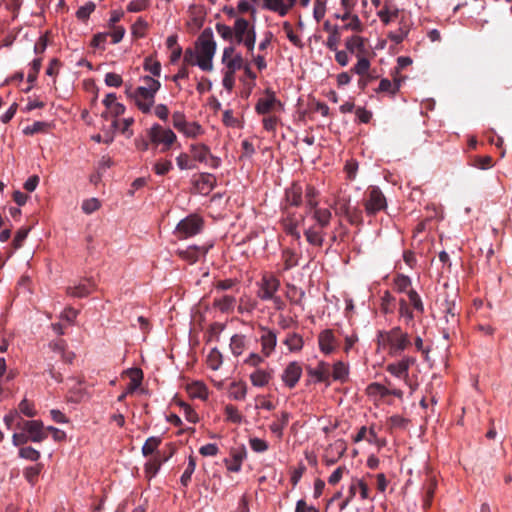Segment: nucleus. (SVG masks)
<instances>
[{
  "label": "nucleus",
  "mask_w": 512,
  "mask_h": 512,
  "mask_svg": "<svg viewBox=\"0 0 512 512\" xmlns=\"http://www.w3.org/2000/svg\"><path fill=\"white\" fill-rule=\"evenodd\" d=\"M217 44L211 28H205L195 43L196 65L203 71H212Z\"/></svg>",
  "instance_id": "nucleus-1"
},
{
  "label": "nucleus",
  "mask_w": 512,
  "mask_h": 512,
  "mask_svg": "<svg viewBox=\"0 0 512 512\" xmlns=\"http://www.w3.org/2000/svg\"><path fill=\"white\" fill-rule=\"evenodd\" d=\"M378 342L388 349L391 356H399L411 345L408 333L403 332L400 327H394L389 331H380L378 333Z\"/></svg>",
  "instance_id": "nucleus-2"
},
{
  "label": "nucleus",
  "mask_w": 512,
  "mask_h": 512,
  "mask_svg": "<svg viewBox=\"0 0 512 512\" xmlns=\"http://www.w3.org/2000/svg\"><path fill=\"white\" fill-rule=\"evenodd\" d=\"M363 205L367 216H375L387 208L386 197L378 186H371L366 193Z\"/></svg>",
  "instance_id": "nucleus-3"
},
{
  "label": "nucleus",
  "mask_w": 512,
  "mask_h": 512,
  "mask_svg": "<svg viewBox=\"0 0 512 512\" xmlns=\"http://www.w3.org/2000/svg\"><path fill=\"white\" fill-rule=\"evenodd\" d=\"M202 229V218L196 214H191L177 224L174 234L178 239L183 240L199 234Z\"/></svg>",
  "instance_id": "nucleus-4"
},
{
  "label": "nucleus",
  "mask_w": 512,
  "mask_h": 512,
  "mask_svg": "<svg viewBox=\"0 0 512 512\" xmlns=\"http://www.w3.org/2000/svg\"><path fill=\"white\" fill-rule=\"evenodd\" d=\"M148 137L154 145H162V152L168 151L177 138L170 128H165L157 123L153 124L149 129Z\"/></svg>",
  "instance_id": "nucleus-5"
},
{
  "label": "nucleus",
  "mask_w": 512,
  "mask_h": 512,
  "mask_svg": "<svg viewBox=\"0 0 512 512\" xmlns=\"http://www.w3.org/2000/svg\"><path fill=\"white\" fill-rule=\"evenodd\" d=\"M16 428L20 431H25L29 440L34 443L43 442L48 437L45 427L40 420H25L20 418L16 424Z\"/></svg>",
  "instance_id": "nucleus-6"
},
{
  "label": "nucleus",
  "mask_w": 512,
  "mask_h": 512,
  "mask_svg": "<svg viewBox=\"0 0 512 512\" xmlns=\"http://www.w3.org/2000/svg\"><path fill=\"white\" fill-rule=\"evenodd\" d=\"M257 297L262 301H269L277 294L280 288V280L273 274L265 273L261 279L256 283Z\"/></svg>",
  "instance_id": "nucleus-7"
},
{
  "label": "nucleus",
  "mask_w": 512,
  "mask_h": 512,
  "mask_svg": "<svg viewBox=\"0 0 512 512\" xmlns=\"http://www.w3.org/2000/svg\"><path fill=\"white\" fill-rule=\"evenodd\" d=\"M274 110H284L283 103L277 98L276 93L267 88L264 90V96L259 98L256 105L255 111L259 115H267Z\"/></svg>",
  "instance_id": "nucleus-8"
},
{
  "label": "nucleus",
  "mask_w": 512,
  "mask_h": 512,
  "mask_svg": "<svg viewBox=\"0 0 512 512\" xmlns=\"http://www.w3.org/2000/svg\"><path fill=\"white\" fill-rule=\"evenodd\" d=\"M190 152L193 160L204 163L212 169H218L221 165V159L211 154L209 147L205 144H192Z\"/></svg>",
  "instance_id": "nucleus-9"
},
{
  "label": "nucleus",
  "mask_w": 512,
  "mask_h": 512,
  "mask_svg": "<svg viewBox=\"0 0 512 512\" xmlns=\"http://www.w3.org/2000/svg\"><path fill=\"white\" fill-rule=\"evenodd\" d=\"M127 95L135 101L137 108L142 113L148 114L151 112L155 103V93L145 90L142 87H137L132 93L127 91Z\"/></svg>",
  "instance_id": "nucleus-10"
},
{
  "label": "nucleus",
  "mask_w": 512,
  "mask_h": 512,
  "mask_svg": "<svg viewBox=\"0 0 512 512\" xmlns=\"http://www.w3.org/2000/svg\"><path fill=\"white\" fill-rule=\"evenodd\" d=\"M317 340L319 351L325 356L333 354L339 347V341L334 331L329 328L322 330L318 334Z\"/></svg>",
  "instance_id": "nucleus-11"
},
{
  "label": "nucleus",
  "mask_w": 512,
  "mask_h": 512,
  "mask_svg": "<svg viewBox=\"0 0 512 512\" xmlns=\"http://www.w3.org/2000/svg\"><path fill=\"white\" fill-rule=\"evenodd\" d=\"M213 247V244H205L201 246L192 245L188 246L185 249H177V254L183 260L187 261L190 264L196 263L201 257H204L208 251Z\"/></svg>",
  "instance_id": "nucleus-12"
},
{
  "label": "nucleus",
  "mask_w": 512,
  "mask_h": 512,
  "mask_svg": "<svg viewBox=\"0 0 512 512\" xmlns=\"http://www.w3.org/2000/svg\"><path fill=\"white\" fill-rule=\"evenodd\" d=\"M307 375L311 378L313 383H326L327 385L331 382L330 375V364L326 361H319L316 367L308 366L306 368Z\"/></svg>",
  "instance_id": "nucleus-13"
},
{
  "label": "nucleus",
  "mask_w": 512,
  "mask_h": 512,
  "mask_svg": "<svg viewBox=\"0 0 512 512\" xmlns=\"http://www.w3.org/2000/svg\"><path fill=\"white\" fill-rule=\"evenodd\" d=\"M302 366L297 361L290 362L283 370L281 380L290 389L294 388L302 376Z\"/></svg>",
  "instance_id": "nucleus-14"
},
{
  "label": "nucleus",
  "mask_w": 512,
  "mask_h": 512,
  "mask_svg": "<svg viewBox=\"0 0 512 512\" xmlns=\"http://www.w3.org/2000/svg\"><path fill=\"white\" fill-rule=\"evenodd\" d=\"M222 63L226 67L225 71L236 73V71L243 67V57L240 53L235 54V48L231 45L224 48Z\"/></svg>",
  "instance_id": "nucleus-15"
},
{
  "label": "nucleus",
  "mask_w": 512,
  "mask_h": 512,
  "mask_svg": "<svg viewBox=\"0 0 512 512\" xmlns=\"http://www.w3.org/2000/svg\"><path fill=\"white\" fill-rule=\"evenodd\" d=\"M261 352L263 356L269 357L275 351L277 345V333L266 327H260Z\"/></svg>",
  "instance_id": "nucleus-16"
},
{
  "label": "nucleus",
  "mask_w": 512,
  "mask_h": 512,
  "mask_svg": "<svg viewBox=\"0 0 512 512\" xmlns=\"http://www.w3.org/2000/svg\"><path fill=\"white\" fill-rule=\"evenodd\" d=\"M357 487L359 488V493L362 500H366L369 498V488L367 484L363 480L357 479L351 483L349 487L348 497L339 505V509L341 511L344 510L351 502V500L355 497Z\"/></svg>",
  "instance_id": "nucleus-17"
},
{
  "label": "nucleus",
  "mask_w": 512,
  "mask_h": 512,
  "mask_svg": "<svg viewBox=\"0 0 512 512\" xmlns=\"http://www.w3.org/2000/svg\"><path fill=\"white\" fill-rule=\"evenodd\" d=\"M303 202V187L300 183L293 182L290 187L285 190L286 207H298Z\"/></svg>",
  "instance_id": "nucleus-18"
},
{
  "label": "nucleus",
  "mask_w": 512,
  "mask_h": 512,
  "mask_svg": "<svg viewBox=\"0 0 512 512\" xmlns=\"http://www.w3.org/2000/svg\"><path fill=\"white\" fill-rule=\"evenodd\" d=\"M306 215H311L312 219L315 221V226L324 229L329 226L332 219L331 211L328 208H321L319 206L306 211Z\"/></svg>",
  "instance_id": "nucleus-19"
},
{
  "label": "nucleus",
  "mask_w": 512,
  "mask_h": 512,
  "mask_svg": "<svg viewBox=\"0 0 512 512\" xmlns=\"http://www.w3.org/2000/svg\"><path fill=\"white\" fill-rule=\"evenodd\" d=\"M247 457V451L244 446L233 449L231 451V458L225 459L226 468L230 472H240L242 463Z\"/></svg>",
  "instance_id": "nucleus-20"
},
{
  "label": "nucleus",
  "mask_w": 512,
  "mask_h": 512,
  "mask_svg": "<svg viewBox=\"0 0 512 512\" xmlns=\"http://www.w3.org/2000/svg\"><path fill=\"white\" fill-rule=\"evenodd\" d=\"M412 23L409 19L402 17L399 21V28L395 31H390L387 35L388 39L394 44L398 45L404 41L408 36Z\"/></svg>",
  "instance_id": "nucleus-21"
},
{
  "label": "nucleus",
  "mask_w": 512,
  "mask_h": 512,
  "mask_svg": "<svg viewBox=\"0 0 512 512\" xmlns=\"http://www.w3.org/2000/svg\"><path fill=\"white\" fill-rule=\"evenodd\" d=\"M324 228L312 225L304 231L307 242L316 247H321L324 243L325 233Z\"/></svg>",
  "instance_id": "nucleus-22"
},
{
  "label": "nucleus",
  "mask_w": 512,
  "mask_h": 512,
  "mask_svg": "<svg viewBox=\"0 0 512 512\" xmlns=\"http://www.w3.org/2000/svg\"><path fill=\"white\" fill-rule=\"evenodd\" d=\"M236 297L234 295L225 294L219 297H215L213 306L222 313L232 312L236 307Z\"/></svg>",
  "instance_id": "nucleus-23"
},
{
  "label": "nucleus",
  "mask_w": 512,
  "mask_h": 512,
  "mask_svg": "<svg viewBox=\"0 0 512 512\" xmlns=\"http://www.w3.org/2000/svg\"><path fill=\"white\" fill-rule=\"evenodd\" d=\"M349 365L344 361H336L332 370L330 369L331 380L337 381L340 383H345L349 378Z\"/></svg>",
  "instance_id": "nucleus-24"
},
{
  "label": "nucleus",
  "mask_w": 512,
  "mask_h": 512,
  "mask_svg": "<svg viewBox=\"0 0 512 512\" xmlns=\"http://www.w3.org/2000/svg\"><path fill=\"white\" fill-rule=\"evenodd\" d=\"M196 188L203 194H208L216 185V178L210 173H201L195 180Z\"/></svg>",
  "instance_id": "nucleus-25"
},
{
  "label": "nucleus",
  "mask_w": 512,
  "mask_h": 512,
  "mask_svg": "<svg viewBox=\"0 0 512 512\" xmlns=\"http://www.w3.org/2000/svg\"><path fill=\"white\" fill-rule=\"evenodd\" d=\"M252 26L245 18H237L233 26V37L237 44H241L248 32H250Z\"/></svg>",
  "instance_id": "nucleus-26"
},
{
  "label": "nucleus",
  "mask_w": 512,
  "mask_h": 512,
  "mask_svg": "<svg viewBox=\"0 0 512 512\" xmlns=\"http://www.w3.org/2000/svg\"><path fill=\"white\" fill-rule=\"evenodd\" d=\"M272 379L270 371L257 368L250 374V381L254 387L262 388L265 387Z\"/></svg>",
  "instance_id": "nucleus-27"
},
{
  "label": "nucleus",
  "mask_w": 512,
  "mask_h": 512,
  "mask_svg": "<svg viewBox=\"0 0 512 512\" xmlns=\"http://www.w3.org/2000/svg\"><path fill=\"white\" fill-rule=\"evenodd\" d=\"M69 390L71 393L70 400L79 403L87 396L85 389L81 387V381L76 378L69 379Z\"/></svg>",
  "instance_id": "nucleus-28"
},
{
  "label": "nucleus",
  "mask_w": 512,
  "mask_h": 512,
  "mask_svg": "<svg viewBox=\"0 0 512 512\" xmlns=\"http://www.w3.org/2000/svg\"><path fill=\"white\" fill-rule=\"evenodd\" d=\"M125 111H126L125 105L120 102H117V103L111 105L109 108H107V111L102 114V117L105 119H108L109 116H111L113 118H117V117L123 115L125 113ZM119 123H120V121H118L117 119H114L112 121V126L114 128H118Z\"/></svg>",
  "instance_id": "nucleus-29"
},
{
  "label": "nucleus",
  "mask_w": 512,
  "mask_h": 512,
  "mask_svg": "<svg viewBox=\"0 0 512 512\" xmlns=\"http://www.w3.org/2000/svg\"><path fill=\"white\" fill-rule=\"evenodd\" d=\"M94 284L92 282H88V284H78L74 286H69L67 288V294L72 297L83 298L88 296L93 290Z\"/></svg>",
  "instance_id": "nucleus-30"
},
{
  "label": "nucleus",
  "mask_w": 512,
  "mask_h": 512,
  "mask_svg": "<svg viewBox=\"0 0 512 512\" xmlns=\"http://www.w3.org/2000/svg\"><path fill=\"white\" fill-rule=\"evenodd\" d=\"M283 228L286 234L292 236L296 240L301 238V234L298 230V220L294 218L293 215L288 214L285 219H283Z\"/></svg>",
  "instance_id": "nucleus-31"
},
{
  "label": "nucleus",
  "mask_w": 512,
  "mask_h": 512,
  "mask_svg": "<svg viewBox=\"0 0 512 512\" xmlns=\"http://www.w3.org/2000/svg\"><path fill=\"white\" fill-rule=\"evenodd\" d=\"M290 413L283 411L278 420L274 421L270 424L269 428L272 433L277 435L278 437H282L284 428L288 425V422L290 420Z\"/></svg>",
  "instance_id": "nucleus-32"
},
{
  "label": "nucleus",
  "mask_w": 512,
  "mask_h": 512,
  "mask_svg": "<svg viewBox=\"0 0 512 512\" xmlns=\"http://www.w3.org/2000/svg\"><path fill=\"white\" fill-rule=\"evenodd\" d=\"M387 372H389L391 375L404 380L407 384L409 382V372L408 370L403 366V364L399 361L390 363L386 367Z\"/></svg>",
  "instance_id": "nucleus-33"
},
{
  "label": "nucleus",
  "mask_w": 512,
  "mask_h": 512,
  "mask_svg": "<svg viewBox=\"0 0 512 512\" xmlns=\"http://www.w3.org/2000/svg\"><path fill=\"white\" fill-rule=\"evenodd\" d=\"M247 395V385L244 382H232L229 387V397L234 400H244Z\"/></svg>",
  "instance_id": "nucleus-34"
},
{
  "label": "nucleus",
  "mask_w": 512,
  "mask_h": 512,
  "mask_svg": "<svg viewBox=\"0 0 512 512\" xmlns=\"http://www.w3.org/2000/svg\"><path fill=\"white\" fill-rule=\"evenodd\" d=\"M245 344H246V340H245L244 335H241V334L233 335L230 339V344H229L231 353L236 357L242 355L245 350Z\"/></svg>",
  "instance_id": "nucleus-35"
},
{
  "label": "nucleus",
  "mask_w": 512,
  "mask_h": 512,
  "mask_svg": "<svg viewBox=\"0 0 512 512\" xmlns=\"http://www.w3.org/2000/svg\"><path fill=\"white\" fill-rule=\"evenodd\" d=\"M284 344L288 347L291 352H298L302 350L304 346V340L298 333H289L284 340Z\"/></svg>",
  "instance_id": "nucleus-36"
},
{
  "label": "nucleus",
  "mask_w": 512,
  "mask_h": 512,
  "mask_svg": "<svg viewBox=\"0 0 512 512\" xmlns=\"http://www.w3.org/2000/svg\"><path fill=\"white\" fill-rule=\"evenodd\" d=\"M394 289L399 293H406L410 289H413L412 280L409 276L404 274H397L393 281Z\"/></svg>",
  "instance_id": "nucleus-37"
},
{
  "label": "nucleus",
  "mask_w": 512,
  "mask_h": 512,
  "mask_svg": "<svg viewBox=\"0 0 512 512\" xmlns=\"http://www.w3.org/2000/svg\"><path fill=\"white\" fill-rule=\"evenodd\" d=\"M303 194L305 196V203H306V209L307 211L309 209H312L316 206H318V191L317 189L312 185H306L305 189L303 188Z\"/></svg>",
  "instance_id": "nucleus-38"
},
{
  "label": "nucleus",
  "mask_w": 512,
  "mask_h": 512,
  "mask_svg": "<svg viewBox=\"0 0 512 512\" xmlns=\"http://www.w3.org/2000/svg\"><path fill=\"white\" fill-rule=\"evenodd\" d=\"M214 288L216 291L231 290L234 292H239L240 285H239V281L237 279L227 278V279L216 281L214 284Z\"/></svg>",
  "instance_id": "nucleus-39"
},
{
  "label": "nucleus",
  "mask_w": 512,
  "mask_h": 512,
  "mask_svg": "<svg viewBox=\"0 0 512 512\" xmlns=\"http://www.w3.org/2000/svg\"><path fill=\"white\" fill-rule=\"evenodd\" d=\"M413 310L408 302L401 298L399 300V316L400 318H402L405 322L406 325H409L411 323H413V320H414V313H413Z\"/></svg>",
  "instance_id": "nucleus-40"
},
{
  "label": "nucleus",
  "mask_w": 512,
  "mask_h": 512,
  "mask_svg": "<svg viewBox=\"0 0 512 512\" xmlns=\"http://www.w3.org/2000/svg\"><path fill=\"white\" fill-rule=\"evenodd\" d=\"M188 392L191 397L205 400L208 397V390L202 382H194L188 387Z\"/></svg>",
  "instance_id": "nucleus-41"
},
{
  "label": "nucleus",
  "mask_w": 512,
  "mask_h": 512,
  "mask_svg": "<svg viewBox=\"0 0 512 512\" xmlns=\"http://www.w3.org/2000/svg\"><path fill=\"white\" fill-rule=\"evenodd\" d=\"M179 132L183 133L184 136L188 138H196L203 134L204 130L197 122H187Z\"/></svg>",
  "instance_id": "nucleus-42"
},
{
  "label": "nucleus",
  "mask_w": 512,
  "mask_h": 512,
  "mask_svg": "<svg viewBox=\"0 0 512 512\" xmlns=\"http://www.w3.org/2000/svg\"><path fill=\"white\" fill-rule=\"evenodd\" d=\"M18 456L22 459L36 462L40 459L41 453L37 449L33 448L32 446H23L20 447L18 451Z\"/></svg>",
  "instance_id": "nucleus-43"
},
{
  "label": "nucleus",
  "mask_w": 512,
  "mask_h": 512,
  "mask_svg": "<svg viewBox=\"0 0 512 512\" xmlns=\"http://www.w3.org/2000/svg\"><path fill=\"white\" fill-rule=\"evenodd\" d=\"M196 468V461L195 458L190 455L188 458L187 466L180 478V482L184 487H187L191 481L192 475Z\"/></svg>",
  "instance_id": "nucleus-44"
},
{
  "label": "nucleus",
  "mask_w": 512,
  "mask_h": 512,
  "mask_svg": "<svg viewBox=\"0 0 512 512\" xmlns=\"http://www.w3.org/2000/svg\"><path fill=\"white\" fill-rule=\"evenodd\" d=\"M206 362L210 369L218 370L223 362L221 352L217 348L211 349L207 355Z\"/></svg>",
  "instance_id": "nucleus-45"
},
{
  "label": "nucleus",
  "mask_w": 512,
  "mask_h": 512,
  "mask_svg": "<svg viewBox=\"0 0 512 512\" xmlns=\"http://www.w3.org/2000/svg\"><path fill=\"white\" fill-rule=\"evenodd\" d=\"M160 444H161V438L160 437H157V436L149 437L145 441L144 445L142 446V454L145 457L154 454Z\"/></svg>",
  "instance_id": "nucleus-46"
},
{
  "label": "nucleus",
  "mask_w": 512,
  "mask_h": 512,
  "mask_svg": "<svg viewBox=\"0 0 512 512\" xmlns=\"http://www.w3.org/2000/svg\"><path fill=\"white\" fill-rule=\"evenodd\" d=\"M399 9L390 10L387 5H385L381 10L377 12V16L381 20L384 25H388L398 17Z\"/></svg>",
  "instance_id": "nucleus-47"
},
{
  "label": "nucleus",
  "mask_w": 512,
  "mask_h": 512,
  "mask_svg": "<svg viewBox=\"0 0 512 512\" xmlns=\"http://www.w3.org/2000/svg\"><path fill=\"white\" fill-rule=\"evenodd\" d=\"M43 465L38 463L34 466H29L24 469V478L31 484L35 485L39 474L41 473Z\"/></svg>",
  "instance_id": "nucleus-48"
},
{
  "label": "nucleus",
  "mask_w": 512,
  "mask_h": 512,
  "mask_svg": "<svg viewBox=\"0 0 512 512\" xmlns=\"http://www.w3.org/2000/svg\"><path fill=\"white\" fill-rule=\"evenodd\" d=\"M366 391L369 396H378L380 398L389 396V388L378 382L370 383L367 386Z\"/></svg>",
  "instance_id": "nucleus-49"
},
{
  "label": "nucleus",
  "mask_w": 512,
  "mask_h": 512,
  "mask_svg": "<svg viewBox=\"0 0 512 512\" xmlns=\"http://www.w3.org/2000/svg\"><path fill=\"white\" fill-rule=\"evenodd\" d=\"M407 296H408L409 302H410L411 306L413 307V309L417 313L423 314L424 313V304H423L422 299H421L420 295L418 294V292L414 289H410L409 291H407Z\"/></svg>",
  "instance_id": "nucleus-50"
},
{
  "label": "nucleus",
  "mask_w": 512,
  "mask_h": 512,
  "mask_svg": "<svg viewBox=\"0 0 512 512\" xmlns=\"http://www.w3.org/2000/svg\"><path fill=\"white\" fill-rule=\"evenodd\" d=\"M444 318L447 324L455 325L458 322L457 318V309L454 302H448L445 303V309H444Z\"/></svg>",
  "instance_id": "nucleus-51"
},
{
  "label": "nucleus",
  "mask_w": 512,
  "mask_h": 512,
  "mask_svg": "<svg viewBox=\"0 0 512 512\" xmlns=\"http://www.w3.org/2000/svg\"><path fill=\"white\" fill-rule=\"evenodd\" d=\"M345 47L351 53H354L356 50L363 51V49H364L363 38L360 36H357V35H353L346 39Z\"/></svg>",
  "instance_id": "nucleus-52"
},
{
  "label": "nucleus",
  "mask_w": 512,
  "mask_h": 512,
  "mask_svg": "<svg viewBox=\"0 0 512 512\" xmlns=\"http://www.w3.org/2000/svg\"><path fill=\"white\" fill-rule=\"evenodd\" d=\"M144 70L148 71L154 77H159L161 74V64L159 61L154 60L152 57H146L143 64Z\"/></svg>",
  "instance_id": "nucleus-53"
},
{
  "label": "nucleus",
  "mask_w": 512,
  "mask_h": 512,
  "mask_svg": "<svg viewBox=\"0 0 512 512\" xmlns=\"http://www.w3.org/2000/svg\"><path fill=\"white\" fill-rule=\"evenodd\" d=\"M282 257L284 260V270H290L298 265V256L294 251L286 249L283 251Z\"/></svg>",
  "instance_id": "nucleus-54"
},
{
  "label": "nucleus",
  "mask_w": 512,
  "mask_h": 512,
  "mask_svg": "<svg viewBox=\"0 0 512 512\" xmlns=\"http://www.w3.org/2000/svg\"><path fill=\"white\" fill-rule=\"evenodd\" d=\"M225 415L227 421L235 424H240L243 419L237 407L231 404L225 406Z\"/></svg>",
  "instance_id": "nucleus-55"
},
{
  "label": "nucleus",
  "mask_w": 512,
  "mask_h": 512,
  "mask_svg": "<svg viewBox=\"0 0 512 512\" xmlns=\"http://www.w3.org/2000/svg\"><path fill=\"white\" fill-rule=\"evenodd\" d=\"M283 30L285 31L286 33V36L287 38L289 39V41L296 47L298 48H302L303 47V42L302 40L300 39V37L298 35H296L294 32H293V29H292V26L289 22H284L283 23Z\"/></svg>",
  "instance_id": "nucleus-56"
},
{
  "label": "nucleus",
  "mask_w": 512,
  "mask_h": 512,
  "mask_svg": "<svg viewBox=\"0 0 512 512\" xmlns=\"http://www.w3.org/2000/svg\"><path fill=\"white\" fill-rule=\"evenodd\" d=\"M399 91V84L392 83L389 79L383 78L379 83V87L377 92H387L392 95L396 94Z\"/></svg>",
  "instance_id": "nucleus-57"
},
{
  "label": "nucleus",
  "mask_w": 512,
  "mask_h": 512,
  "mask_svg": "<svg viewBox=\"0 0 512 512\" xmlns=\"http://www.w3.org/2000/svg\"><path fill=\"white\" fill-rule=\"evenodd\" d=\"M96 6L93 2H87L85 5L78 8L76 12V17L80 21H86L90 14L95 10Z\"/></svg>",
  "instance_id": "nucleus-58"
},
{
  "label": "nucleus",
  "mask_w": 512,
  "mask_h": 512,
  "mask_svg": "<svg viewBox=\"0 0 512 512\" xmlns=\"http://www.w3.org/2000/svg\"><path fill=\"white\" fill-rule=\"evenodd\" d=\"M370 69V61L366 57H359L356 65L353 67V72L357 75L364 76Z\"/></svg>",
  "instance_id": "nucleus-59"
},
{
  "label": "nucleus",
  "mask_w": 512,
  "mask_h": 512,
  "mask_svg": "<svg viewBox=\"0 0 512 512\" xmlns=\"http://www.w3.org/2000/svg\"><path fill=\"white\" fill-rule=\"evenodd\" d=\"M142 82L143 85H141L140 87L144 88L145 90L151 91L155 94L159 91L161 87V83L151 76H144L142 78Z\"/></svg>",
  "instance_id": "nucleus-60"
},
{
  "label": "nucleus",
  "mask_w": 512,
  "mask_h": 512,
  "mask_svg": "<svg viewBox=\"0 0 512 512\" xmlns=\"http://www.w3.org/2000/svg\"><path fill=\"white\" fill-rule=\"evenodd\" d=\"M395 297L389 292L385 291L381 297V308L384 313H389L393 310Z\"/></svg>",
  "instance_id": "nucleus-61"
},
{
  "label": "nucleus",
  "mask_w": 512,
  "mask_h": 512,
  "mask_svg": "<svg viewBox=\"0 0 512 512\" xmlns=\"http://www.w3.org/2000/svg\"><path fill=\"white\" fill-rule=\"evenodd\" d=\"M249 445L251 449L256 453H263L269 448L267 441L257 437L250 438Z\"/></svg>",
  "instance_id": "nucleus-62"
},
{
  "label": "nucleus",
  "mask_w": 512,
  "mask_h": 512,
  "mask_svg": "<svg viewBox=\"0 0 512 512\" xmlns=\"http://www.w3.org/2000/svg\"><path fill=\"white\" fill-rule=\"evenodd\" d=\"M215 29L217 33L224 39L225 41H232L233 40V28L230 26L223 24V23H217L215 25Z\"/></svg>",
  "instance_id": "nucleus-63"
},
{
  "label": "nucleus",
  "mask_w": 512,
  "mask_h": 512,
  "mask_svg": "<svg viewBox=\"0 0 512 512\" xmlns=\"http://www.w3.org/2000/svg\"><path fill=\"white\" fill-rule=\"evenodd\" d=\"M81 208L85 214H92L100 208V202L97 198L86 199L82 202Z\"/></svg>",
  "instance_id": "nucleus-64"
}]
</instances>
